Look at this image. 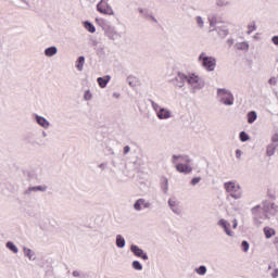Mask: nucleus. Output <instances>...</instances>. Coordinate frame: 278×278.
<instances>
[{
    "label": "nucleus",
    "mask_w": 278,
    "mask_h": 278,
    "mask_svg": "<svg viewBox=\"0 0 278 278\" xmlns=\"http://www.w3.org/2000/svg\"><path fill=\"white\" fill-rule=\"evenodd\" d=\"M172 164L175 165V168L178 173L184 175H190L192 173V159L188 155H176L172 156Z\"/></svg>",
    "instance_id": "obj_1"
},
{
    "label": "nucleus",
    "mask_w": 278,
    "mask_h": 278,
    "mask_svg": "<svg viewBox=\"0 0 278 278\" xmlns=\"http://www.w3.org/2000/svg\"><path fill=\"white\" fill-rule=\"evenodd\" d=\"M208 23H210V31H216L219 38H227V36H229V28H227L226 25H223V22L218 20V16L210 15Z\"/></svg>",
    "instance_id": "obj_2"
},
{
    "label": "nucleus",
    "mask_w": 278,
    "mask_h": 278,
    "mask_svg": "<svg viewBox=\"0 0 278 278\" xmlns=\"http://www.w3.org/2000/svg\"><path fill=\"white\" fill-rule=\"evenodd\" d=\"M224 190L228 194L227 201H229V198L235 199V201L242 199V187L236 180L225 182Z\"/></svg>",
    "instance_id": "obj_3"
},
{
    "label": "nucleus",
    "mask_w": 278,
    "mask_h": 278,
    "mask_svg": "<svg viewBox=\"0 0 278 278\" xmlns=\"http://www.w3.org/2000/svg\"><path fill=\"white\" fill-rule=\"evenodd\" d=\"M187 84L192 94H197L199 90H203V88H205V81L197 74H189L187 78Z\"/></svg>",
    "instance_id": "obj_4"
},
{
    "label": "nucleus",
    "mask_w": 278,
    "mask_h": 278,
    "mask_svg": "<svg viewBox=\"0 0 278 278\" xmlns=\"http://www.w3.org/2000/svg\"><path fill=\"white\" fill-rule=\"evenodd\" d=\"M152 110H154L157 118L160 121H168V118H173V112L170 110L160 105L157 102L150 100Z\"/></svg>",
    "instance_id": "obj_5"
},
{
    "label": "nucleus",
    "mask_w": 278,
    "mask_h": 278,
    "mask_svg": "<svg viewBox=\"0 0 278 278\" xmlns=\"http://www.w3.org/2000/svg\"><path fill=\"white\" fill-rule=\"evenodd\" d=\"M198 62H200L203 68L208 73H212L213 71L216 70V58L208 56L207 53L205 52H202L199 55Z\"/></svg>",
    "instance_id": "obj_6"
},
{
    "label": "nucleus",
    "mask_w": 278,
    "mask_h": 278,
    "mask_svg": "<svg viewBox=\"0 0 278 278\" xmlns=\"http://www.w3.org/2000/svg\"><path fill=\"white\" fill-rule=\"evenodd\" d=\"M251 213L253 216V222L256 225H262V223H264V220H266V218H270L268 216V214L266 213V208L264 207V205H256V206L252 207Z\"/></svg>",
    "instance_id": "obj_7"
},
{
    "label": "nucleus",
    "mask_w": 278,
    "mask_h": 278,
    "mask_svg": "<svg viewBox=\"0 0 278 278\" xmlns=\"http://www.w3.org/2000/svg\"><path fill=\"white\" fill-rule=\"evenodd\" d=\"M217 99L219 103H223L224 105H233V93L229 89L225 88H217Z\"/></svg>",
    "instance_id": "obj_8"
},
{
    "label": "nucleus",
    "mask_w": 278,
    "mask_h": 278,
    "mask_svg": "<svg viewBox=\"0 0 278 278\" xmlns=\"http://www.w3.org/2000/svg\"><path fill=\"white\" fill-rule=\"evenodd\" d=\"M97 10L100 12V14H106L108 16H114V9L108 2L101 0L97 4Z\"/></svg>",
    "instance_id": "obj_9"
},
{
    "label": "nucleus",
    "mask_w": 278,
    "mask_h": 278,
    "mask_svg": "<svg viewBox=\"0 0 278 278\" xmlns=\"http://www.w3.org/2000/svg\"><path fill=\"white\" fill-rule=\"evenodd\" d=\"M104 34L109 40H121L123 38V35L116 30V26H108Z\"/></svg>",
    "instance_id": "obj_10"
},
{
    "label": "nucleus",
    "mask_w": 278,
    "mask_h": 278,
    "mask_svg": "<svg viewBox=\"0 0 278 278\" xmlns=\"http://www.w3.org/2000/svg\"><path fill=\"white\" fill-rule=\"evenodd\" d=\"M217 225L225 231L226 236H229V238H233L236 236V232L231 231V223H229L227 219H219Z\"/></svg>",
    "instance_id": "obj_11"
},
{
    "label": "nucleus",
    "mask_w": 278,
    "mask_h": 278,
    "mask_svg": "<svg viewBox=\"0 0 278 278\" xmlns=\"http://www.w3.org/2000/svg\"><path fill=\"white\" fill-rule=\"evenodd\" d=\"M143 210H151V202L146 201L143 198H139L134 203V211L135 212H142Z\"/></svg>",
    "instance_id": "obj_12"
},
{
    "label": "nucleus",
    "mask_w": 278,
    "mask_h": 278,
    "mask_svg": "<svg viewBox=\"0 0 278 278\" xmlns=\"http://www.w3.org/2000/svg\"><path fill=\"white\" fill-rule=\"evenodd\" d=\"M167 203H168L169 210H172V212L176 214V216H181V206L179 205V201H177V199L169 198Z\"/></svg>",
    "instance_id": "obj_13"
},
{
    "label": "nucleus",
    "mask_w": 278,
    "mask_h": 278,
    "mask_svg": "<svg viewBox=\"0 0 278 278\" xmlns=\"http://www.w3.org/2000/svg\"><path fill=\"white\" fill-rule=\"evenodd\" d=\"M263 207H265V213L270 215V216H275V214H277L278 212V205L275 202H263Z\"/></svg>",
    "instance_id": "obj_14"
},
{
    "label": "nucleus",
    "mask_w": 278,
    "mask_h": 278,
    "mask_svg": "<svg viewBox=\"0 0 278 278\" xmlns=\"http://www.w3.org/2000/svg\"><path fill=\"white\" fill-rule=\"evenodd\" d=\"M130 251L136 257H141V260L144 261L149 260V255L147 254V252H144V250L140 249V247L136 244L130 245Z\"/></svg>",
    "instance_id": "obj_15"
},
{
    "label": "nucleus",
    "mask_w": 278,
    "mask_h": 278,
    "mask_svg": "<svg viewBox=\"0 0 278 278\" xmlns=\"http://www.w3.org/2000/svg\"><path fill=\"white\" fill-rule=\"evenodd\" d=\"M34 121L37 123V125H39V127H42V129H49L51 127V123L38 114L34 115Z\"/></svg>",
    "instance_id": "obj_16"
},
{
    "label": "nucleus",
    "mask_w": 278,
    "mask_h": 278,
    "mask_svg": "<svg viewBox=\"0 0 278 278\" xmlns=\"http://www.w3.org/2000/svg\"><path fill=\"white\" fill-rule=\"evenodd\" d=\"M24 257H27L28 262H36V252L27 247L22 248Z\"/></svg>",
    "instance_id": "obj_17"
},
{
    "label": "nucleus",
    "mask_w": 278,
    "mask_h": 278,
    "mask_svg": "<svg viewBox=\"0 0 278 278\" xmlns=\"http://www.w3.org/2000/svg\"><path fill=\"white\" fill-rule=\"evenodd\" d=\"M186 81L188 83V75H186L184 73H178L177 76H176L175 86L177 88H184V86H186Z\"/></svg>",
    "instance_id": "obj_18"
},
{
    "label": "nucleus",
    "mask_w": 278,
    "mask_h": 278,
    "mask_svg": "<svg viewBox=\"0 0 278 278\" xmlns=\"http://www.w3.org/2000/svg\"><path fill=\"white\" fill-rule=\"evenodd\" d=\"M278 143H269L266 147V155L267 157H273L275 153H277Z\"/></svg>",
    "instance_id": "obj_19"
},
{
    "label": "nucleus",
    "mask_w": 278,
    "mask_h": 278,
    "mask_svg": "<svg viewBox=\"0 0 278 278\" xmlns=\"http://www.w3.org/2000/svg\"><path fill=\"white\" fill-rule=\"evenodd\" d=\"M112 79V76L106 75L104 77H98L97 81L100 88H106L108 84H110V80Z\"/></svg>",
    "instance_id": "obj_20"
},
{
    "label": "nucleus",
    "mask_w": 278,
    "mask_h": 278,
    "mask_svg": "<svg viewBox=\"0 0 278 278\" xmlns=\"http://www.w3.org/2000/svg\"><path fill=\"white\" fill-rule=\"evenodd\" d=\"M216 8H230V5H233L232 0H215Z\"/></svg>",
    "instance_id": "obj_21"
},
{
    "label": "nucleus",
    "mask_w": 278,
    "mask_h": 278,
    "mask_svg": "<svg viewBox=\"0 0 278 278\" xmlns=\"http://www.w3.org/2000/svg\"><path fill=\"white\" fill-rule=\"evenodd\" d=\"M46 58H53V55H58V47L52 46L45 50Z\"/></svg>",
    "instance_id": "obj_22"
},
{
    "label": "nucleus",
    "mask_w": 278,
    "mask_h": 278,
    "mask_svg": "<svg viewBox=\"0 0 278 278\" xmlns=\"http://www.w3.org/2000/svg\"><path fill=\"white\" fill-rule=\"evenodd\" d=\"M115 243L117 249H125V244H126L125 237L122 235H117Z\"/></svg>",
    "instance_id": "obj_23"
},
{
    "label": "nucleus",
    "mask_w": 278,
    "mask_h": 278,
    "mask_svg": "<svg viewBox=\"0 0 278 278\" xmlns=\"http://www.w3.org/2000/svg\"><path fill=\"white\" fill-rule=\"evenodd\" d=\"M236 49H238V51H249V42L247 41H242V42H238L236 43Z\"/></svg>",
    "instance_id": "obj_24"
},
{
    "label": "nucleus",
    "mask_w": 278,
    "mask_h": 278,
    "mask_svg": "<svg viewBox=\"0 0 278 278\" xmlns=\"http://www.w3.org/2000/svg\"><path fill=\"white\" fill-rule=\"evenodd\" d=\"M84 64H86V58L79 56L76 61V68L77 71H84Z\"/></svg>",
    "instance_id": "obj_25"
},
{
    "label": "nucleus",
    "mask_w": 278,
    "mask_h": 278,
    "mask_svg": "<svg viewBox=\"0 0 278 278\" xmlns=\"http://www.w3.org/2000/svg\"><path fill=\"white\" fill-rule=\"evenodd\" d=\"M257 121V112L251 111L248 113V123L249 125H253V122Z\"/></svg>",
    "instance_id": "obj_26"
},
{
    "label": "nucleus",
    "mask_w": 278,
    "mask_h": 278,
    "mask_svg": "<svg viewBox=\"0 0 278 278\" xmlns=\"http://www.w3.org/2000/svg\"><path fill=\"white\" fill-rule=\"evenodd\" d=\"M197 275H200L201 277L207 275V267L205 265H201L197 267L195 269Z\"/></svg>",
    "instance_id": "obj_27"
},
{
    "label": "nucleus",
    "mask_w": 278,
    "mask_h": 278,
    "mask_svg": "<svg viewBox=\"0 0 278 278\" xmlns=\"http://www.w3.org/2000/svg\"><path fill=\"white\" fill-rule=\"evenodd\" d=\"M7 249H9V251H11L12 253H18V247H16V244H14V242L12 241H8L5 244Z\"/></svg>",
    "instance_id": "obj_28"
},
{
    "label": "nucleus",
    "mask_w": 278,
    "mask_h": 278,
    "mask_svg": "<svg viewBox=\"0 0 278 278\" xmlns=\"http://www.w3.org/2000/svg\"><path fill=\"white\" fill-rule=\"evenodd\" d=\"M195 23L199 29H203V27H205V20H203L201 15L195 16Z\"/></svg>",
    "instance_id": "obj_29"
},
{
    "label": "nucleus",
    "mask_w": 278,
    "mask_h": 278,
    "mask_svg": "<svg viewBox=\"0 0 278 278\" xmlns=\"http://www.w3.org/2000/svg\"><path fill=\"white\" fill-rule=\"evenodd\" d=\"M85 29H87V31H89L90 34H94L97 31V28L90 22H85Z\"/></svg>",
    "instance_id": "obj_30"
},
{
    "label": "nucleus",
    "mask_w": 278,
    "mask_h": 278,
    "mask_svg": "<svg viewBox=\"0 0 278 278\" xmlns=\"http://www.w3.org/2000/svg\"><path fill=\"white\" fill-rule=\"evenodd\" d=\"M264 233L267 239H270V238H273V236H275V229H273L270 227H265Z\"/></svg>",
    "instance_id": "obj_31"
},
{
    "label": "nucleus",
    "mask_w": 278,
    "mask_h": 278,
    "mask_svg": "<svg viewBox=\"0 0 278 278\" xmlns=\"http://www.w3.org/2000/svg\"><path fill=\"white\" fill-rule=\"evenodd\" d=\"M131 266H132L134 270H142V268H143L140 261H134L131 263Z\"/></svg>",
    "instance_id": "obj_32"
},
{
    "label": "nucleus",
    "mask_w": 278,
    "mask_h": 278,
    "mask_svg": "<svg viewBox=\"0 0 278 278\" xmlns=\"http://www.w3.org/2000/svg\"><path fill=\"white\" fill-rule=\"evenodd\" d=\"M241 249H242L243 253H249V249H250L249 241H242Z\"/></svg>",
    "instance_id": "obj_33"
},
{
    "label": "nucleus",
    "mask_w": 278,
    "mask_h": 278,
    "mask_svg": "<svg viewBox=\"0 0 278 278\" xmlns=\"http://www.w3.org/2000/svg\"><path fill=\"white\" fill-rule=\"evenodd\" d=\"M239 138H240L241 142H247L250 139L249 134H247L244 131L240 132Z\"/></svg>",
    "instance_id": "obj_34"
},
{
    "label": "nucleus",
    "mask_w": 278,
    "mask_h": 278,
    "mask_svg": "<svg viewBox=\"0 0 278 278\" xmlns=\"http://www.w3.org/2000/svg\"><path fill=\"white\" fill-rule=\"evenodd\" d=\"M35 192H47V186H36V187H33Z\"/></svg>",
    "instance_id": "obj_35"
},
{
    "label": "nucleus",
    "mask_w": 278,
    "mask_h": 278,
    "mask_svg": "<svg viewBox=\"0 0 278 278\" xmlns=\"http://www.w3.org/2000/svg\"><path fill=\"white\" fill-rule=\"evenodd\" d=\"M255 29H257V26H255V23H253L252 25L248 26V34L251 35L253 34V31H255Z\"/></svg>",
    "instance_id": "obj_36"
},
{
    "label": "nucleus",
    "mask_w": 278,
    "mask_h": 278,
    "mask_svg": "<svg viewBox=\"0 0 278 278\" xmlns=\"http://www.w3.org/2000/svg\"><path fill=\"white\" fill-rule=\"evenodd\" d=\"M84 99L85 101H90L92 99V93H90V90L85 91Z\"/></svg>",
    "instance_id": "obj_37"
},
{
    "label": "nucleus",
    "mask_w": 278,
    "mask_h": 278,
    "mask_svg": "<svg viewBox=\"0 0 278 278\" xmlns=\"http://www.w3.org/2000/svg\"><path fill=\"white\" fill-rule=\"evenodd\" d=\"M33 192H36L35 189H34V187H29L28 189H26V190L24 191V194H25L26 197H31V193H33Z\"/></svg>",
    "instance_id": "obj_38"
},
{
    "label": "nucleus",
    "mask_w": 278,
    "mask_h": 278,
    "mask_svg": "<svg viewBox=\"0 0 278 278\" xmlns=\"http://www.w3.org/2000/svg\"><path fill=\"white\" fill-rule=\"evenodd\" d=\"M278 142V134H274L270 139V144H277Z\"/></svg>",
    "instance_id": "obj_39"
},
{
    "label": "nucleus",
    "mask_w": 278,
    "mask_h": 278,
    "mask_svg": "<svg viewBox=\"0 0 278 278\" xmlns=\"http://www.w3.org/2000/svg\"><path fill=\"white\" fill-rule=\"evenodd\" d=\"M201 177H194L191 179V186H197V184H200Z\"/></svg>",
    "instance_id": "obj_40"
},
{
    "label": "nucleus",
    "mask_w": 278,
    "mask_h": 278,
    "mask_svg": "<svg viewBox=\"0 0 278 278\" xmlns=\"http://www.w3.org/2000/svg\"><path fill=\"white\" fill-rule=\"evenodd\" d=\"M269 86H277V77H271L268 80Z\"/></svg>",
    "instance_id": "obj_41"
},
{
    "label": "nucleus",
    "mask_w": 278,
    "mask_h": 278,
    "mask_svg": "<svg viewBox=\"0 0 278 278\" xmlns=\"http://www.w3.org/2000/svg\"><path fill=\"white\" fill-rule=\"evenodd\" d=\"M129 151H131V147L125 146L124 151H123V155H127V153H129Z\"/></svg>",
    "instance_id": "obj_42"
},
{
    "label": "nucleus",
    "mask_w": 278,
    "mask_h": 278,
    "mask_svg": "<svg viewBox=\"0 0 278 278\" xmlns=\"http://www.w3.org/2000/svg\"><path fill=\"white\" fill-rule=\"evenodd\" d=\"M21 1V3H24V5L26 7V8H30L31 5L29 4V2L31 1V0H20Z\"/></svg>",
    "instance_id": "obj_43"
},
{
    "label": "nucleus",
    "mask_w": 278,
    "mask_h": 278,
    "mask_svg": "<svg viewBox=\"0 0 278 278\" xmlns=\"http://www.w3.org/2000/svg\"><path fill=\"white\" fill-rule=\"evenodd\" d=\"M236 157L237 160H240V157H242V150H236Z\"/></svg>",
    "instance_id": "obj_44"
},
{
    "label": "nucleus",
    "mask_w": 278,
    "mask_h": 278,
    "mask_svg": "<svg viewBox=\"0 0 278 278\" xmlns=\"http://www.w3.org/2000/svg\"><path fill=\"white\" fill-rule=\"evenodd\" d=\"M164 186H165L164 192H168V179L166 178H164Z\"/></svg>",
    "instance_id": "obj_45"
},
{
    "label": "nucleus",
    "mask_w": 278,
    "mask_h": 278,
    "mask_svg": "<svg viewBox=\"0 0 278 278\" xmlns=\"http://www.w3.org/2000/svg\"><path fill=\"white\" fill-rule=\"evenodd\" d=\"M106 166H108V164L101 163V164L98 165V168H100L101 170H105Z\"/></svg>",
    "instance_id": "obj_46"
},
{
    "label": "nucleus",
    "mask_w": 278,
    "mask_h": 278,
    "mask_svg": "<svg viewBox=\"0 0 278 278\" xmlns=\"http://www.w3.org/2000/svg\"><path fill=\"white\" fill-rule=\"evenodd\" d=\"M226 42H227L228 47H233V39L232 38L227 39Z\"/></svg>",
    "instance_id": "obj_47"
},
{
    "label": "nucleus",
    "mask_w": 278,
    "mask_h": 278,
    "mask_svg": "<svg viewBox=\"0 0 278 278\" xmlns=\"http://www.w3.org/2000/svg\"><path fill=\"white\" fill-rule=\"evenodd\" d=\"M232 229H238V219L232 220Z\"/></svg>",
    "instance_id": "obj_48"
},
{
    "label": "nucleus",
    "mask_w": 278,
    "mask_h": 278,
    "mask_svg": "<svg viewBox=\"0 0 278 278\" xmlns=\"http://www.w3.org/2000/svg\"><path fill=\"white\" fill-rule=\"evenodd\" d=\"M271 277L278 278V268L274 269V271L271 273Z\"/></svg>",
    "instance_id": "obj_49"
},
{
    "label": "nucleus",
    "mask_w": 278,
    "mask_h": 278,
    "mask_svg": "<svg viewBox=\"0 0 278 278\" xmlns=\"http://www.w3.org/2000/svg\"><path fill=\"white\" fill-rule=\"evenodd\" d=\"M271 42H274L278 47V36H274L271 38Z\"/></svg>",
    "instance_id": "obj_50"
},
{
    "label": "nucleus",
    "mask_w": 278,
    "mask_h": 278,
    "mask_svg": "<svg viewBox=\"0 0 278 278\" xmlns=\"http://www.w3.org/2000/svg\"><path fill=\"white\" fill-rule=\"evenodd\" d=\"M138 12H139L140 14H147V9L139 8V9H138Z\"/></svg>",
    "instance_id": "obj_51"
},
{
    "label": "nucleus",
    "mask_w": 278,
    "mask_h": 278,
    "mask_svg": "<svg viewBox=\"0 0 278 278\" xmlns=\"http://www.w3.org/2000/svg\"><path fill=\"white\" fill-rule=\"evenodd\" d=\"M232 210H233V212H240V206L233 205V206H232Z\"/></svg>",
    "instance_id": "obj_52"
},
{
    "label": "nucleus",
    "mask_w": 278,
    "mask_h": 278,
    "mask_svg": "<svg viewBox=\"0 0 278 278\" xmlns=\"http://www.w3.org/2000/svg\"><path fill=\"white\" fill-rule=\"evenodd\" d=\"M108 152H109V155H114V149L109 148V149H108Z\"/></svg>",
    "instance_id": "obj_53"
},
{
    "label": "nucleus",
    "mask_w": 278,
    "mask_h": 278,
    "mask_svg": "<svg viewBox=\"0 0 278 278\" xmlns=\"http://www.w3.org/2000/svg\"><path fill=\"white\" fill-rule=\"evenodd\" d=\"M73 277H79V271L74 270V271H73Z\"/></svg>",
    "instance_id": "obj_54"
},
{
    "label": "nucleus",
    "mask_w": 278,
    "mask_h": 278,
    "mask_svg": "<svg viewBox=\"0 0 278 278\" xmlns=\"http://www.w3.org/2000/svg\"><path fill=\"white\" fill-rule=\"evenodd\" d=\"M113 97H114L115 99H118V97H121V93L115 92V93H113Z\"/></svg>",
    "instance_id": "obj_55"
},
{
    "label": "nucleus",
    "mask_w": 278,
    "mask_h": 278,
    "mask_svg": "<svg viewBox=\"0 0 278 278\" xmlns=\"http://www.w3.org/2000/svg\"><path fill=\"white\" fill-rule=\"evenodd\" d=\"M31 144H34V146L37 144L38 147L40 146V143L38 141H33Z\"/></svg>",
    "instance_id": "obj_56"
},
{
    "label": "nucleus",
    "mask_w": 278,
    "mask_h": 278,
    "mask_svg": "<svg viewBox=\"0 0 278 278\" xmlns=\"http://www.w3.org/2000/svg\"><path fill=\"white\" fill-rule=\"evenodd\" d=\"M41 134L43 138H47V131L43 130Z\"/></svg>",
    "instance_id": "obj_57"
},
{
    "label": "nucleus",
    "mask_w": 278,
    "mask_h": 278,
    "mask_svg": "<svg viewBox=\"0 0 278 278\" xmlns=\"http://www.w3.org/2000/svg\"><path fill=\"white\" fill-rule=\"evenodd\" d=\"M274 244H278V237L275 238Z\"/></svg>",
    "instance_id": "obj_58"
},
{
    "label": "nucleus",
    "mask_w": 278,
    "mask_h": 278,
    "mask_svg": "<svg viewBox=\"0 0 278 278\" xmlns=\"http://www.w3.org/2000/svg\"><path fill=\"white\" fill-rule=\"evenodd\" d=\"M129 86H134V83L131 80L128 81Z\"/></svg>",
    "instance_id": "obj_59"
}]
</instances>
